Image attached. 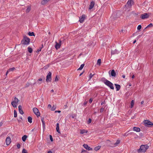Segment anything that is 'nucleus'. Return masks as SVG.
Here are the masks:
<instances>
[{"instance_id": "obj_48", "label": "nucleus", "mask_w": 153, "mask_h": 153, "mask_svg": "<svg viewBox=\"0 0 153 153\" xmlns=\"http://www.w3.org/2000/svg\"><path fill=\"white\" fill-rule=\"evenodd\" d=\"M87 101H85V102H84L83 103V105H84L85 106L87 104Z\"/></svg>"}, {"instance_id": "obj_10", "label": "nucleus", "mask_w": 153, "mask_h": 153, "mask_svg": "<svg viewBox=\"0 0 153 153\" xmlns=\"http://www.w3.org/2000/svg\"><path fill=\"white\" fill-rule=\"evenodd\" d=\"M119 53V51L116 49L114 50L111 51V55H114L115 54H117Z\"/></svg>"}, {"instance_id": "obj_42", "label": "nucleus", "mask_w": 153, "mask_h": 153, "mask_svg": "<svg viewBox=\"0 0 153 153\" xmlns=\"http://www.w3.org/2000/svg\"><path fill=\"white\" fill-rule=\"evenodd\" d=\"M50 139L51 140V141H52V142L53 141V139L52 136L51 135H50Z\"/></svg>"}, {"instance_id": "obj_43", "label": "nucleus", "mask_w": 153, "mask_h": 153, "mask_svg": "<svg viewBox=\"0 0 153 153\" xmlns=\"http://www.w3.org/2000/svg\"><path fill=\"white\" fill-rule=\"evenodd\" d=\"M16 146L18 149H19L20 147V145L19 144H18Z\"/></svg>"}, {"instance_id": "obj_1", "label": "nucleus", "mask_w": 153, "mask_h": 153, "mask_svg": "<svg viewBox=\"0 0 153 153\" xmlns=\"http://www.w3.org/2000/svg\"><path fill=\"white\" fill-rule=\"evenodd\" d=\"M149 147L147 145H142L140 146V148L137 150L138 153L144 152Z\"/></svg>"}, {"instance_id": "obj_36", "label": "nucleus", "mask_w": 153, "mask_h": 153, "mask_svg": "<svg viewBox=\"0 0 153 153\" xmlns=\"http://www.w3.org/2000/svg\"><path fill=\"white\" fill-rule=\"evenodd\" d=\"M28 34L30 36H34V33L33 32H29Z\"/></svg>"}, {"instance_id": "obj_9", "label": "nucleus", "mask_w": 153, "mask_h": 153, "mask_svg": "<svg viewBox=\"0 0 153 153\" xmlns=\"http://www.w3.org/2000/svg\"><path fill=\"white\" fill-rule=\"evenodd\" d=\"M6 144L7 145H9L11 142V139L9 137H7L6 140Z\"/></svg>"}, {"instance_id": "obj_17", "label": "nucleus", "mask_w": 153, "mask_h": 153, "mask_svg": "<svg viewBox=\"0 0 153 153\" xmlns=\"http://www.w3.org/2000/svg\"><path fill=\"white\" fill-rule=\"evenodd\" d=\"M114 85L116 87V90L117 91H119L120 88V85H119L117 84H115Z\"/></svg>"}, {"instance_id": "obj_62", "label": "nucleus", "mask_w": 153, "mask_h": 153, "mask_svg": "<svg viewBox=\"0 0 153 153\" xmlns=\"http://www.w3.org/2000/svg\"><path fill=\"white\" fill-rule=\"evenodd\" d=\"M82 74H83V72H82V73H81L80 74V75H79V76H81V75Z\"/></svg>"}, {"instance_id": "obj_29", "label": "nucleus", "mask_w": 153, "mask_h": 153, "mask_svg": "<svg viewBox=\"0 0 153 153\" xmlns=\"http://www.w3.org/2000/svg\"><path fill=\"white\" fill-rule=\"evenodd\" d=\"M42 78H39L38 80V83L39 84H40L42 83Z\"/></svg>"}, {"instance_id": "obj_14", "label": "nucleus", "mask_w": 153, "mask_h": 153, "mask_svg": "<svg viewBox=\"0 0 153 153\" xmlns=\"http://www.w3.org/2000/svg\"><path fill=\"white\" fill-rule=\"evenodd\" d=\"M94 2L93 1L91 2L90 4L89 5V9L91 10L94 7Z\"/></svg>"}, {"instance_id": "obj_8", "label": "nucleus", "mask_w": 153, "mask_h": 153, "mask_svg": "<svg viewBox=\"0 0 153 153\" xmlns=\"http://www.w3.org/2000/svg\"><path fill=\"white\" fill-rule=\"evenodd\" d=\"M149 16L148 14L147 13H144L141 15L140 18L142 19H145V18H147Z\"/></svg>"}, {"instance_id": "obj_27", "label": "nucleus", "mask_w": 153, "mask_h": 153, "mask_svg": "<svg viewBox=\"0 0 153 153\" xmlns=\"http://www.w3.org/2000/svg\"><path fill=\"white\" fill-rule=\"evenodd\" d=\"M100 146H98L95 147L94 150L96 151H97V150H99L100 149Z\"/></svg>"}, {"instance_id": "obj_60", "label": "nucleus", "mask_w": 153, "mask_h": 153, "mask_svg": "<svg viewBox=\"0 0 153 153\" xmlns=\"http://www.w3.org/2000/svg\"><path fill=\"white\" fill-rule=\"evenodd\" d=\"M136 42V40H135L134 42H133V43L134 44Z\"/></svg>"}, {"instance_id": "obj_37", "label": "nucleus", "mask_w": 153, "mask_h": 153, "mask_svg": "<svg viewBox=\"0 0 153 153\" xmlns=\"http://www.w3.org/2000/svg\"><path fill=\"white\" fill-rule=\"evenodd\" d=\"M22 153H28L27 151V150L24 149H23L22 152Z\"/></svg>"}, {"instance_id": "obj_59", "label": "nucleus", "mask_w": 153, "mask_h": 153, "mask_svg": "<svg viewBox=\"0 0 153 153\" xmlns=\"http://www.w3.org/2000/svg\"><path fill=\"white\" fill-rule=\"evenodd\" d=\"M134 78V75H133L132 76V79H133V78Z\"/></svg>"}, {"instance_id": "obj_32", "label": "nucleus", "mask_w": 153, "mask_h": 153, "mask_svg": "<svg viewBox=\"0 0 153 153\" xmlns=\"http://www.w3.org/2000/svg\"><path fill=\"white\" fill-rule=\"evenodd\" d=\"M95 75V74H92L91 73H90L89 75V80L91 79L92 78V77Z\"/></svg>"}, {"instance_id": "obj_50", "label": "nucleus", "mask_w": 153, "mask_h": 153, "mask_svg": "<svg viewBox=\"0 0 153 153\" xmlns=\"http://www.w3.org/2000/svg\"><path fill=\"white\" fill-rule=\"evenodd\" d=\"M60 112H61L60 111H55V113L58 112V113H60Z\"/></svg>"}, {"instance_id": "obj_30", "label": "nucleus", "mask_w": 153, "mask_h": 153, "mask_svg": "<svg viewBox=\"0 0 153 153\" xmlns=\"http://www.w3.org/2000/svg\"><path fill=\"white\" fill-rule=\"evenodd\" d=\"M134 100H132L131 102V108H132L134 105Z\"/></svg>"}, {"instance_id": "obj_19", "label": "nucleus", "mask_w": 153, "mask_h": 153, "mask_svg": "<svg viewBox=\"0 0 153 153\" xmlns=\"http://www.w3.org/2000/svg\"><path fill=\"white\" fill-rule=\"evenodd\" d=\"M56 130L59 133H60L59 128V124L58 123H56Z\"/></svg>"}, {"instance_id": "obj_61", "label": "nucleus", "mask_w": 153, "mask_h": 153, "mask_svg": "<svg viewBox=\"0 0 153 153\" xmlns=\"http://www.w3.org/2000/svg\"><path fill=\"white\" fill-rule=\"evenodd\" d=\"M51 92H54V90H53L52 89V90H51Z\"/></svg>"}, {"instance_id": "obj_22", "label": "nucleus", "mask_w": 153, "mask_h": 153, "mask_svg": "<svg viewBox=\"0 0 153 153\" xmlns=\"http://www.w3.org/2000/svg\"><path fill=\"white\" fill-rule=\"evenodd\" d=\"M27 138V136L26 135H24L22 137V140L23 141L25 142V141Z\"/></svg>"}, {"instance_id": "obj_23", "label": "nucleus", "mask_w": 153, "mask_h": 153, "mask_svg": "<svg viewBox=\"0 0 153 153\" xmlns=\"http://www.w3.org/2000/svg\"><path fill=\"white\" fill-rule=\"evenodd\" d=\"M88 131L85 130V129H82L80 130V133L82 134H83L85 133H87Z\"/></svg>"}, {"instance_id": "obj_45", "label": "nucleus", "mask_w": 153, "mask_h": 153, "mask_svg": "<svg viewBox=\"0 0 153 153\" xmlns=\"http://www.w3.org/2000/svg\"><path fill=\"white\" fill-rule=\"evenodd\" d=\"M48 108H51V105L50 104H49L48 105Z\"/></svg>"}, {"instance_id": "obj_12", "label": "nucleus", "mask_w": 153, "mask_h": 153, "mask_svg": "<svg viewBox=\"0 0 153 153\" xmlns=\"http://www.w3.org/2000/svg\"><path fill=\"white\" fill-rule=\"evenodd\" d=\"M83 146L85 149L88 151L92 150V149L88 146L87 144H84Z\"/></svg>"}, {"instance_id": "obj_47", "label": "nucleus", "mask_w": 153, "mask_h": 153, "mask_svg": "<svg viewBox=\"0 0 153 153\" xmlns=\"http://www.w3.org/2000/svg\"><path fill=\"white\" fill-rule=\"evenodd\" d=\"M104 110V108H101L100 109L101 112H103Z\"/></svg>"}, {"instance_id": "obj_44", "label": "nucleus", "mask_w": 153, "mask_h": 153, "mask_svg": "<svg viewBox=\"0 0 153 153\" xmlns=\"http://www.w3.org/2000/svg\"><path fill=\"white\" fill-rule=\"evenodd\" d=\"M92 101L93 99L91 98L89 100V102L90 103H91L92 102Z\"/></svg>"}, {"instance_id": "obj_15", "label": "nucleus", "mask_w": 153, "mask_h": 153, "mask_svg": "<svg viewBox=\"0 0 153 153\" xmlns=\"http://www.w3.org/2000/svg\"><path fill=\"white\" fill-rule=\"evenodd\" d=\"M18 108L19 112L21 114H24V112L22 110V106L21 105H19L18 107Z\"/></svg>"}, {"instance_id": "obj_56", "label": "nucleus", "mask_w": 153, "mask_h": 153, "mask_svg": "<svg viewBox=\"0 0 153 153\" xmlns=\"http://www.w3.org/2000/svg\"><path fill=\"white\" fill-rule=\"evenodd\" d=\"M44 118H42V119H41V121H42H42H44Z\"/></svg>"}, {"instance_id": "obj_31", "label": "nucleus", "mask_w": 153, "mask_h": 153, "mask_svg": "<svg viewBox=\"0 0 153 153\" xmlns=\"http://www.w3.org/2000/svg\"><path fill=\"white\" fill-rule=\"evenodd\" d=\"M28 51L29 53H31L32 52V49L31 48L28 47Z\"/></svg>"}, {"instance_id": "obj_51", "label": "nucleus", "mask_w": 153, "mask_h": 153, "mask_svg": "<svg viewBox=\"0 0 153 153\" xmlns=\"http://www.w3.org/2000/svg\"><path fill=\"white\" fill-rule=\"evenodd\" d=\"M105 101H103L101 102V105H102L104 104H105Z\"/></svg>"}, {"instance_id": "obj_2", "label": "nucleus", "mask_w": 153, "mask_h": 153, "mask_svg": "<svg viewBox=\"0 0 153 153\" xmlns=\"http://www.w3.org/2000/svg\"><path fill=\"white\" fill-rule=\"evenodd\" d=\"M104 83L106 85L110 87L111 89H114V88L112 83L108 80L105 79L104 80Z\"/></svg>"}, {"instance_id": "obj_16", "label": "nucleus", "mask_w": 153, "mask_h": 153, "mask_svg": "<svg viewBox=\"0 0 153 153\" xmlns=\"http://www.w3.org/2000/svg\"><path fill=\"white\" fill-rule=\"evenodd\" d=\"M133 130L137 132H139L140 131V129L139 128L135 127L133 128Z\"/></svg>"}, {"instance_id": "obj_5", "label": "nucleus", "mask_w": 153, "mask_h": 153, "mask_svg": "<svg viewBox=\"0 0 153 153\" xmlns=\"http://www.w3.org/2000/svg\"><path fill=\"white\" fill-rule=\"evenodd\" d=\"M33 111L37 117L40 116V113L39 110L37 108H34L33 109Z\"/></svg>"}, {"instance_id": "obj_38", "label": "nucleus", "mask_w": 153, "mask_h": 153, "mask_svg": "<svg viewBox=\"0 0 153 153\" xmlns=\"http://www.w3.org/2000/svg\"><path fill=\"white\" fill-rule=\"evenodd\" d=\"M153 26V25L152 23H150L149 25H148L146 27V28L149 27H151Z\"/></svg>"}, {"instance_id": "obj_28", "label": "nucleus", "mask_w": 153, "mask_h": 153, "mask_svg": "<svg viewBox=\"0 0 153 153\" xmlns=\"http://www.w3.org/2000/svg\"><path fill=\"white\" fill-rule=\"evenodd\" d=\"M31 10V7H28L27 9L26 10V13H28L30 12Z\"/></svg>"}, {"instance_id": "obj_3", "label": "nucleus", "mask_w": 153, "mask_h": 153, "mask_svg": "<svg viewBox=\"0 0 153 153\" xmlns=\"http://www.w3.org/2000/svg\"><path fill=\"white\" fill-rule=\"evenodd\" d=\"M30 42V39L27 36H24L21 41V43L23 45H28Z\"/></svg>"}, {"instance_id": "obj_6", "label": "nucleus", "mask_w": 153, "mask_h": 153, "mask_svg": "<svg viewBox=\"0 0 153 153\" xmlns=\"http://www.w3.org/2000/svg\"><path fill=\"white\" fill-rule=\"evenodd\" d=\"M51 80V73L49 72L46 76V81L47 82H50Z\"/></svg>"}, {"instance_id": "obj_63", "label": "nucleus", "mask_w": 153, "mask_h": 153, "mask_svg": "<svg viewBox=\"0 0 153 153\" xmlns=\"http://www.w3.org/2000/svg\"><path fill=\"white\" fill-rule=\"evenodd\" d=\"M26 85H27V86L26 87L28 86H29V83H28V85H27V84Z\"/></svg>"}, {"instance_id": "obj_39", "label": "nucleus", "mask_w": 153, "mask_h": 153, "mask_svg": "<svg viewBox=\"0 0 153 153\" xmlns=\"http://www.w3.org/2000/svg\"><path fill=\"white\" fill-rule=\"evenodd\" d=\"M120 142V140H117L116 142V143L114 144V145H117Z\"/></svg>"}, {"instance_id": "obj_57", "label": "nucleus", "mask_w": 153, "mask_h": 153, "mask_svg": "<svg viewBox=\"0 0 153 153\" xmlns=\"http://www.w3.org/2000/svg\"><path fill=\"white\" fill-rule=\"evenodd\" d=\"M144 102V101H142L141 102V104H142Z\"/></svg>"}, {"instance_id": "obj_52", "label": "nucleus", "mask_w": 153, "mask_h": 153, "mask_svg": "<svg viewBox=\"0 0 153 153\" xmlns=\"http://www.w3.org/2000/svg\"><path fill=\"white\" fill-rule=\"evenodd\" d=\"M3 124V123L1 122L0 123V127H1L2 125Z\"/></svg>"}, {"instance_id": "obj_25", "label": "nucleus", "mask_w": 153, "mask_h": 153, "mask_svg": "<svg viewBox=\"0 0 153 153\" xmlns=\"http://www.w3.org/2000/svg\"><path fill=\"white\" fill-rule=\"evenodd\" d=\"M84 66V64H82L80 67L78 69V70H81L83 68Z\"/></svg>"}, {"instance_id": "obj_58", "label": "nucleus", "mask_w": 153, "mask_h": 153, "mask_svg": "<svg viewBox=\"0 0 153 153\" xmlns=\"http://www.w3.org/2000/svg\"><path fill=\"white\" fill-rule=\"evenodd\" d=\"M48 153H52V152L51 151H48Z\"/></svg>"}, {"instance_id": "obj_33", "label": "nucleus", "mask_w": 153, "mask_h": 153, "mask_svg": "<svg viewBox=\"0 0 153 153\" xmlns=\"http://www.w3.org/2000/svg\"><path fill=\"white\" fill-rule=\"evenodd\" d=\"M14 117H17V112L15 110L14 111Z\"/></svg>"}, {"instance_id": "obj_34", "label": "nucleus", "mask_w": 153, "mask_h": 153, "mask_svg": "<svg viewBox=\"0 0 153 153\" xmlns=\"http://www.w3.org/2000/svg\"><path fill=\"white\" fill-rule=\"evenodd\" d=\"M101 62V59H98V60H97V64L99 65H100Z\"/></svg>"}, {"instance_id": "obj_18", "label": "nucleus", "mask_w": 153, "mask_h": 153, "mask_svg": "<svg viewBox=\"0 0 153 153\" xmlns=\"http://www.w3.org/2000/svg\"><path fill=\"white\" fill-rule=\"evenodd\" d=\"M61 44L60 43H58L57 42H56V45L55 46V48L56 49H58L60 48Z\"/></svg>"}, {"instance_id": "obj_41", "label": "nucleus", "mask_w": 153, "mask_h": 153, "mask_svg": "<svg viewBox=\"0 0 153 153\" xmlns=\"http://www.w3.org/2000/svg\"><path fill=\"white\" fill-rule=\"evenodd\" d=\"M91 120L90 118H89L88 121V124H89L91 122Z\"/></svg>"}, {"instance_id": "obj_40", "label": "nucleus", "mask_w": 153, "mask_h": 153, "mask_svg": "<svg viewBox=\"0 0 153 153\" xmlns=\"http://www.w3.org/2000/svg\"><path fill=\"white\" fill-rule=\"evenodd\" d=\"M142 27V26L140 25H139L137 27V29L138 30H140Z\"/></svg>"}, {"instance_id": "obj_20", "label": "nucleus", "mask_w": 153, "mask_h": 153, "mask_svg": "<svg viewBox=\"0 0 153 153\" xmlns=\"http://www.w3.org/2000/svg\"><path fill=\"white\" fill-rule=\"evenodd\" d=\"M111 76H115L116 75V74L114 70H112L111 73Z\"/></svg>"}, {"instance_id": "obj_46", "label": "nucleus", "mask_w": 153, "mask_h": 153, "mask_svg": "<svg viewBox=\"0 0 153 153\" xmlns=\"http://www.w3.org/2000/svg\"><path fill=\"white\" fill-rule=\"evenodd\" d=\"M42 125H43V126L45 127V122L44 121H42Z\"/></svg>"}, {"instance_id": "obj_7", "label": "nucleus", "mask_w": 153, "mask_h": 153, "mask_svg": "<svg viewBox=\"0 0 153 153\" xmlns=\"http://www.w3.org/2000/svg\"><path fill=\"white\" fill-rule=\"evenodd\" d=\"M144 123L146 126H149L153 125V123L149 120H146L144 121Z\"/></svg>"}, {"instance_id": "obj_24", "label": "nucleus", "mask_w": 153, "mask_h": 153, "mask_svg": "<svg viewBox=\"0 0 153 153\" xmlns=\"http://www.w3.org/2000/svg\"><path fill=\"white\" fill-rule=\"evenodd\" d=\"M28 121L30 123H31L32 122V118L30 117H28Z\"/></svg>"}, {"instance_id": "obj_26", "label": "nucleus", "mask_w": 153, "mask_h": 153, "mask_svg": "<svg viewBox=\"0 0 153 153\" xmlns=\"http://www.w3.org/2000/svg\"><path fill=\"white\" fill-rule=\"evenodd\" d=\"M56 108V105H53L51 109V111H54Z\"/></svg>"}, {"instance_id": "obj_53", "label": "nucleus", "mask_w": 153, "mask_h": 153, "mask_svg": "<svg viewBox=\"0 0 153 153\" xmlns=\"http://www.w3.org/2000/svg\"><path fill=\"white\" fill-rule=\"evenodd\" d=\"M9 72V71L8 70V71H7V72H6V75H7V74H8V73Z\"/></svg>"}, {"instance_id": "obj_13", "label": "nucleus", "mask_w": 153, "mask_h": 153, "mask_svg": "<svg viewBox=\"0 0 153 153\" xmlns=\"http://www.w3.org/2000/svg\"><path fill=\"white\" fill-rule=\"evenodd\" d=\"M85 18V16L84 15H82L81 17L79 18V21L80 23H82L83 22Z\"/></svg>"}, {"instance_id": "obj_55", "label": "nucleus", "mask_w": 153, "mask_h": 153, "mask_svg": "<svg viewBox=\"0 0 153 153\" xmlns=\"http://www.w3.org/2000/svg\"><path fill=\"white\" fill-rule=\"evenodd\" d=\"M41 51V49H38L37 51V52H39L40 51Z\"/></svg>"}, {"instance_id": "obj_4", "label": "nucleus", "mask_w": 153, "mask_h": 153, "mask_svg": "<svg viewBox=\"0 0 153 153\" xmlns=\"http://www.w3.org/2000/svg\"><path fill=\"white\" fill-rule=\"evenodd\" d=\"M18 99L16 97H15L14 100L11 102V104L14 107L16 108L17 107V104L18 103Z\"/></svg>"}, {"instance_id": "obj_21", "label": "nucleus", "mask_w": 153, "mask_h": 153, "mask_svg": "<svg viewBox=\"0 0 153 153\" xmlns=\"http://www.w3.org/2000/svg\"><path fill=\"white\" fill-rule=\"evenodd\" d=\"M50 0H43L41 2V4H42L44 5L46 3L49 1Z\"/></svg>"}, {"instance_id": "obj_64", "label": "nucleus", "mask_w": 153, "mask_h": 153, "mask_svg": "<svg viewBox=\"0 0 153 153\" xmlns=\"http://www.w3.org/2000/svg\"><path fill=\"white\" fill-rule=\"evenodd\" d=\"M48 34H50V32H48Z\"/></svg>"}, {"instance_id": "obj_54", "label": "nucleus", "mask_w": 153, "mask_h": 153, "mask_svg": "<svg viewBox=\"0 0 153 153\" xmlns=\"http://www.w3.org/2000/svg\"><path fill=\"white\" fill-rule=\"evenodd\" d=\"M122 77L123 78H125V75H123L122 76Z\"/></svg>"}, {"instance_id": "obj_11", "label": "nucleus", "mask_w": 153, "mask_h": 153, "mask_svg": "<svg viewBox=\"0 0 153 153\" xmlns=\"http://www.w3.org/2000/svg\"><path fill=\"white\" fill-rule=\"evenodd\" d=\"M132 2H133V1L132 0H129L128 1L127 4L126 5V6L130 7L131 6V3Z\"/></svg>"}, {"instance_id": "obj_49", "label": "nucleus", "mask_w": 153, "mask_h": 153, "mask_svg": "<svg viewBox=\"0 0 153 153\" xmlns=\"http://www.w3.org/2000/svg\"><path fill=\"white\" fill-rule=\"evenodd\" d=\"M58 79L57 78V77L56 76V78L55 79V81L56 82L57 81H58Z\"/></svg>"}, {"instance_id": "obj_35", "label": "nucleus", "mask_w": 153, "mask_h": 153, "mask_svg": "<svg viewBox=\"0 0 153 153\" xmlns=\"http://www.w3.org/2000/svg\"><path fill=\"white\" fill-rule=\"evenodd\" d=\"M15 69V68L14 67H13L11 68H10L8 71L10 72V71H14Z\"/></svg>"}]
</instances>
